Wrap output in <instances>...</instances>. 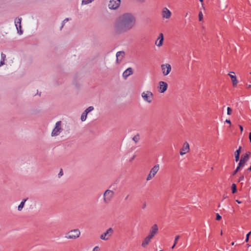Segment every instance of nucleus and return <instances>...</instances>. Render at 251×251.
I'll return each instance as SVG.
<instances>
[{
  "instance_id": "obj_1",
  "label": "nucleus",
  "mask_w": 251,
  "mask_h": 251,
  "mask_svg": "<svg viewBox=\"0 0 251 251\" xmlns=\"http://www.w3.org/2000/svg\"><path fill=\"white\" fill-rule=\"evenodd\" d=\"M137 24V19L134 14L125 12L120 15L113 25L115 34L120 35L134 28Z\"/></svg>"
},
{
  "instance_id": "obj_2",
  "label": "nucleus",
  "mask_w": 251,
  "mask_h": 251,
  "mask_svg": "<svg viewBox=\"0 0 251 251\" xmlns=\"http://www.w3.org/2000/svg\"><path fill=\"white\" fill-rule=\"evenodd\" d=\"M80 234V231L78 229H74L66 233L65 238L69 240H75L79 237Z\"/></svg>"
},
{
  "instance_id": "obj_3",
  "label": "nucleus",
  "mask_w": 251,
  "mask_h": 251,
  "mask_svg": "<svg viewBox=\"0 0 251 251\" xmlns=\"http://www.w3.org/2000/svg\"><path fill=\"white\" fill-rule=\"evenodd\" d=\"M141 96L143 100L148 103H151L154 99L153 94L149 90L142 92Z\"/></svg>"
},
{
  "instance_id": "obj_4",
  "label": "nucleus",
  "mask_w": 251,
  "mask_h": 251,
  "mask_svg": "<svg viewBox=\"0 0 251 251\" xmlns=\"http://www.w3.org/2000/svg\"><path fill=\"white\" fill-rule=\"evenodd\" d=\"M114 196V192L111 190H106L103 193V202L105 204L109 203L112 200Z\"/></svg>"
},
{
  "instance_id": "obj_5",
  "label": "nucleus",
  "mask_w": 251,
  "mask_h": 251,
  "mask_svg": "<svg viewBox=\"0 0 251 251\" xmlns=\"http://www.w3.org/2000/svg\"><path fill=\"white\" fill-rule=\"evenodd\" d=\"M160 168V166L159 164H156L154 165L150 170L147 178L146 180L147 181H150L151 180L155 175L157 174V173L158 172Z\"/></svg>"
},
{
  "instance_id": "obj_6",
  "label": "nucleus",
  "mask_w": 251,
  "mask_h": 251,
  "mask_svg": "<svg viewBox=\"0 0 251 251\" xmlns=\"http://www.w3.org/2000/svg\"><path fill=\"white\" fill-rule=\"evenodd\" d=\"M161 70L164 76L168 75L172 70V67L169 63L163 64L161 65Z\"/></svg>"
},
{
  "instance_id": "obj_7",
  "label": "nucleus",
  "mask_w": 251,
  "mask_h": 251,
  "mask_svg": "<svg viewBox=\"0 0 251 251\" xmlns=\"http://www.w3.org/2000/svg\"><path fill=\"white\" fill-rule=\"evenodd\" d=\"M114 231L112 228H109L104 233L101 234L100 238L101 240L107 241L110 239L113 234Z\"/></svg>"
},
{
  "instance_id": "obj_8",
  "label": "nucleus",
  "mask_w": 251,
  "mask_h": 251,
  "mask_svg": "<svg viewBox=\"0 0 251 251\" xmlns=\"http://www.w3.org/2000/svg\"><path fill=\"white\" fill-rule=\"evenodd\" d=\"M62 130L61 122L58 121L56 123L55 126L51 132V136H56L58 135Z\"/></svg>"
},
{
  "instance_id": "obj_9",
  "label": "nucleus",
  "mask_w": 251,
  "mask_h": 251,
  "mask_svg": "<svg viewBox=\"0 0 251 251\" xmlns=\"http://www.w3.org/2000/svg\"><path fill=\"white\" fill-rule=\"evenodd\" d=\"M121 2V0H110L108 3V7L110 9L116 10L119 7Z\"/></svg>"
},
{
  "instance_id": "obj_10",
  "label": "nucleus",
  "mask_w": 251,
  "mask_h": 251,
  "mask_svg": "<svg viewBox=\"0 0 251 251\" xmlns=\"http://www.w3.org/2000/svg\"><path fill=\"white\" fill-rule=\"evenodd\" d=\"M171 11L167 7H163L161 10V16L164 19H169L172 16Z\"/></svg>"
},
{
  "instance_id": "obj_11",
  "label": "nucleus",
  "mask_w": 251,
  "mask_h": 251,
  "mask_svg": "<svg viewBox=\"0 0 251 251\" xmlns=\"http://www.w3.org/2000/svg\"><path fill=\"white\" fill-rule=\"evenodd\" d=\"M168 85L164 81H160L158 83V91L160 93H164L168 89Z\"/></svg>"
},
{
  "instance_id": "obj_12",
  "label": "nucleus",
  "mask_w": 251,
  "mask_h": 251,
  "mask_svg": "<svg viewBox=\"0 0 251 251\" xmlns=\"http://www.w3.org/2000/svg\"><path fill=\"white\" fill-rule=\"evenodd\" d=\"M250 152H248L244 155H242L240 162L238 165L243 168L246 164L249 158Z\"/></svg>"
},
{
  "instance_id": "obj_13",
  "label": "nucleus",
  "mask_w": 251,
  "mask_h": 251,
  "mask_svg": "<svg viewBox=\"0 0 251 251\" xmlns=\"http://www.w3.org/2000/svg\"><path fill=\"white\" fill-rule=\"evenodd\" d=\"M158 230V226L156 224L153 225L151 228L149 232V234L148 235L150 236L151 238L157 233Z\"/></svg>"
},
{
  "instance_id": "obj_14",
  "label": "nucleus",
  "mask_w": 251,
  "mask_h": 251,
  "mask_svg": "<svg viewBox=\"0 0 251 251\" xmlns=\"http://www.w3.org/2000/svg\"><path fill=\"white\" fill-rule=\"evenodd\" d=\"M189 151V145L187 142H185L183 144L182 148L180 150L179 153L181 155H183L188 152Z\"/></svg>"
},
{
  "instance_id": "obj_15",
  "label": "nucleus",
  "mask_w": 251,
  "mask_h": 251,
  "mask_svg": "<svg viewBox=\"0 0 251 251\" xmlns=\"http://www.w3.org/2000/svg\"><path fill=\"white\" fill-rule=\"evenodd\" d=\"M163 42L164 35L163 33H160L155 42V45L158 47H160L163 45Z\"/></svg>"
},
{
  "instance_id": "obj_16",
  "label": "nucleus",
  "mask_w": 251,
  "mask_h": 251,
  "mask_svg": "<svg viewBox=\"0 0 251 251\" xmlns=\"http://www.w3.org/2000/svg\"><path fill=\"white\" fill-rule=\"evenodd\" d=\"M152 238L150 237V236H146L142 241L141 246L143 248H146L147 246L150 244L151 240Z\"/></svg>"
},
{
  "instance_id": "obj_17",
  "label": "nucleus",
  "mask_w": 251,
  "mask_h": 251,
  "mask_svg": "<svg viewBox=\"0 0 251 251\" xmlns=\"http://www.w3.org/2000/svg\"><path fill=\"white\" fill-rule=\"evenodd\" d=\"M228 75L230 76L231 78L233 86L235 87V86H236L238 82L237 79L236 75H234V73L231 72L230 74H228Z\"/></svg>"
},
{
  "instance_id": "obj_18",
  "label": "nucleus",
  "mask_w": 251,
  "mask_h": 251,
  "mask_svg": "<svg viewBox=\"0 0 251 251\" xmlns=\"http://www.w3.org/2000/svg\"><path fill=\"white\" fill-rule=\"evenodd\" d=\"M132 69L131 68H128L123 73V76L124 78L126 79L128 76L132 75Z\"/></svg>"
},
{
  "instance_id": "obj_19",
  "label": "nucleus",
  "mask_w": 251,
  "mask_h": 251,
  "mask_svg": "<svg viewBox=\"0 0 251 251\" xmlns=\"http://www.w3.org/2000/svg\"><path fill=\"white\" fill-rule=\"evenodd\" d=\"M124 51H120L117 52L116 53L117 62H118L119 61H121L124 58Z\"/></svg>"
},
{
  "instance_id": "obj_20",
  "label": "nucleus",
  "mask_w": 251,
  "mask_h": 251,
  "mask_svg": "<svg viewBox=\"0 0 251 251\" xmlns=\"http://www.w3.org/2000/svg\"><path fill=\"white\" fill-rule=\"evenodd\" d=\"M241 150V147H239V149L237 150H236V151L235 152V158L236 162L239 161Z\"/></svg>"
},
{
  "instance_id": "obj_21",
  "label": "nucleus",
  "mask_w": 251,
  "mask_h": 251,
  "mask_svg": "<svg viewBox=\"0 0 251 251\" xmlns=\"http://www.w3.org/2000/svg\"><path fill=\"white\" fill-rule=\"evenodd\" d=\"M15 25L17 27V29L18 32H19V28H20V29L21 28V18L16 19L15 20Z\"/></svg>"
},
{
  "instance_id": "obj_22",
  "label": "nucleus",
  "mask_w": 251,
  "mask_h": 251,
  "mask_svg": "<svg viewBox=\"0 0 251 251\" xmlns=\"http://www.w3.org/2000/svg\"><path fill=\"white\" fill-rule=\"evenodd\" d=\"M26 200H27V199L24 200L21 202V203L19 204V205L18 206V208L19 211H21L22 210V209L24 207L25 203L26 201Z\"/></svg>"
},
{
  "instance_id": "obj_23",
  "label": "nucleus",
  "mask_w": 251,
  "mask_h": 251,
  "mask_svg": "<svg viewBox=\"0 0 251 251\" xmlns=\"http://www.w3.org/2000/svg\"><path fill=\"white\" fill-rule=\"evenodd\" d=\"M87 114L84 112L81 116V120L82 121H84L87 118Z\"/></svg>"
},
{
  "instance_id": "obj_24",
  "label": "nucleus",
  "mask_w": 251,
  "mask_h": 251,
  "mask_svg": "<svg viewBox=\"0 0 251 251\" xmlns=\"http://www.w3.org/2000/svg\"><path fill=\"white\" fill-rule=\"evenodd\" d=\"M93 110H94V107L92 106H90L88 108H87L85 110L84 112L88 114L90 112L92 111Z\"/></svg>"
},
{
  "instance_id": "obj_25",
  "label": "nucleus",
  "mask_w": 251,
  "mask_h": 251,
  "mask_svg": "<svg viewBox=\"0 0 251 251\" xmlns=\"http://www.w3.org/2000/svg\"><path fill=\"white\" fill-rule=\"evenodd\" d=\"M139 136L138 135H136L133 137V140L135 142V143H137L139 141Z\"/></svg>"
},
{
  "instance_id": "obj_26",
  "label": "nucleus",
  "mask_w": 251,
  "mask_h": 251,
  "mask_svg": "<svg viewBox=\"0 0 251 251\" xmlns=\"http://www.w3.org/2000/svg\"><path fill=\"white\" fill-rule=\"evenodd\" d=\"M93 0H82V4H87L89 3L92 2Z\"/></svg>"
},
{
  "instance_id": "obj_27",
  "label": "nucleus",
  "mask_w": 251,
  "mask_h": 251,
  "mask_svg": "<svg viewBox=\"0 0 251 251\" xmlns=\"http://www.w3.org/2000/svg\"><path fill=\"white\" fill-rule=\"evenodd\" d=\"M241 168H242L238 165L235 170L233 172L232 175L234 176L235 175H236V173L239 171V170Z\"/></svg>"
},
{
  "instance_id": "obj_28",
  "label": "nucleus",
  "mask_w": 251,
  "mask_h": 251,
  "mask_svg": "<svg viewBox=\"0 0 251 251\" xmlns=\"http://www.w3.org/2000/svg\"><path fill=\"white\" fill-rule=\"evenodd\" d=\"M232 193H235L236 192V186L235 184H232L231 186Z\"/></svg>"
},
{
  "instance_id": "obj_29",
  "label": "nucleus",
  "mask_w": 251,
  "mask_h": 251,
  "mask_svg": "<svg viewBox=\"0 0 251 251\" xmlns=\"http://www.w3.org/2000/svg\"><path fill=\"white\" fill-rule=\"evenodd\" d=\"M199 21H201L203 20V14H202V12H200L199 14Z\"/></svg>"
},
{
  "instance_id": "obj_30",
  "label": "nucleus",
  "mask_w": 251,
  "mask_h": 251,
  "mask_svg": "<svg viewBox=\"0 0 251 251\" xmlns=\"http://www.w3.org/2000/svg\"><path fill=\"white\" fill-rule=\"evenodd\" d=\"M251 231L247 234L246 238L245 240L246 242H248L249 241V237H250V235H251Z\"/></svg>"
},
{
  "instance_id": "obj_31",
  "label": "nucleus",
  "mask_w": 251,
  "mask_h": 251,
  "mask_svg": "<svg viewBox=\"0 0 251 251\" xmlns=\"http://www.w3.org/2000/svg\"><path fill=\"white\" fill-rule=\"evenodd\" d=\"M231 113H232V109L228 107L227 108V114L229 115H231Z\"/></svg>"
},
{
  "instance_id": "obj_32",
  "label": "nucleus",
  "mask_w": 251,
  "mask_h": 251,
  "mask_svg": "<svg viewBox=\"0 0 251 251\" xmlns=\"http://www.w3.org/2000/svg\"><path fill=\"white\" fill-rule=\"evenodd\" d=\"M221 218H222V217H221V216L219 215V214L217 213V214H216V220H217V221H219V220H220L221 219Z\"/></svg>"
},
{
  "instance_id": "obj_33",
  "label": "nucleus",
  "mask_w": 251,
  "mask_h": 251,
  "mask_svg": "<svg viewBox=\"0 0 251 251\" xmlns=\"http://www.w3.org/2000/svg\"><path fill=\"white\" fill-rule=\"evenodd\" d=\"M63 175V170L62 169H61L59 174H58V176L59 177H61V176H62Z\"/></svg>"
},
{
  "instance_id": "obj_34",
  "label": "nucleus",
  "mask_w": 251,
  "mask_h": 251,
  "mask_svg": "<svg viewBox=\"0 0 251 251\" xmlns=\"http://www.w3.org/2000/svg\"><path fill=\"white\" fill-rule=\"evenodd\" d=\"M179 238V235H177L175 237V244H176L177 242V241L178 240V239Z\"/></svg>"
},
{
  "instance_id": "obj_35",
  "label": "nucleus",
  "mask_w": 251,
  "mask_h": 251,
  "mask_svg": "<svg viewBox=\"0 0 251 251\" xmlns=\"http://www.w3.org/2000/svg\"><path fill=\"white\" fill-rule=\"evenodd\" d=\"M1 57L2 60H5L6 55L4 54H3V53H2L1 54Z\"/></svg>"
},
{
  "instance_id": "obj_36",
  "label": "nucleus",
  "mask_w": 251,
  "mask_h": 251,
  "mask_svg": "<svg viewBox=\"0 0 251 251\" xmlns=\"http://www.w3.org/2000/svg\"><path fill=\"white\" fill-rule=\"evenodd\" d=\"M100 251V248L98 246L95 247L93 250V251Z\"/></svg>"
},
{
  "instance_id": "obj_37",
  "label": "nucleus",
  "mask_w": 251,
  "mask_h": 251,
  "mask_svg": "<svg viewBox=\"0 0 251 251\" xmlns=\"http://www.w3.org/2000/svg\"><path fill=\"white\" fill-rule=\"evenodd\" d=\"M244 179V176H241L239 179L238 182H240Z\"/></svg>"
},
{
  "instance_id": "obj_38",
  "label": "nucleus",
  "mask_w": 251,
  "mask_h": 251,
  "mask_svg": "<svg viewBox=\"0 0 251 251\" xmlns=\"http://www.w3.org/2000/svg\"><path fill=\"white\" fill-rule=\"evenodd\" d=\"M4 61H5V60L1 59V60L0 62V66H1L2 65H3L4 64Z\"/></svg>"
},
{
  "instance_id": "obj_39",
  "label": "nucleus",
  "mask_w": 251,
  "mask_h": 251,
  "mask_svg": "<svg viewBox=\"0 0 251 251\" xmlns=\"http://www.w3.org/2000/svg\"><path fill=\"white\" fill-rule=\"evenodd\" d=\"M239 128L240 129L241 132H242V131L243 130V126H242L239 125Z\"/></svg>"
},
{
  "instance_id": "obj_40",
  "label": "nucleus",
  "mask_w": 251,
  "mask_h": 251,
  "mask_svg": "<svg viewBox=\"0 0 251 251\" xmlns=\"http://www.w3.org/2000/svg\"><path fill=\"white\" fill-rule=\"evenodd\" d=\"M226 122L228 123V124H231V122H230V121L229 120H226Z\"/></svg>"
},
{
  "instance_id": "obj_41",
  "label": "nucleus",
  "mask_w": 251,
  "mask_h": 251,
  "mask_svg": "<svg viewBox=\"0 0 251 251\" xmlns=\"http://www.w3.org/2000/svg\"><path fill=\"white\" fill-rule=\"evenodd\" d=\"M135 155H134L131 158V159L130 160V162H131L133 160H134V159L135 158Z\"/></svg>"
},
{
  "instance_id": "obj_42",
  "label": "nucleus",
  "mask_w": 251,
  "mask_h": 251,
  "mask_svg": "<svg viewBox=\"0 0 251 251\" xmlns=\"http://www.w3.org/2000/svg\"><path fill=\"white\" fill-rule=\"evenodd\" d=\"M249 139H250V142L251 143V132H250L249 134Z\"/></svg>"
},
{
  "instance_id": "obj_43",
  "label": "nucleus",
  "mask_w": 251,
  "mask_h": 251,
  "mask_svg": "<svg viewBox=\"0 0 251 251\" xmlns=\"http://www.w3.org/2000/svg\"><path fill=\"white\" fill-rule=\"evenodd\" d=\"M176 244L174 243V245L172 246V249H174L175 247L176 246Z\"/></svg>"
},
{
  "instance_id": "obj_44",
  "label": "nucleus",
  "mask_w": 251,
  "mask_h": 251,
  "mask_svg": "<svg viewBox=\"0 0 251 251\" xmlns=\"http://www.w3.org/2000/svg\"><path fill=\"white\" fill-rule=\"evenodd\" d=\"M251 88V85L249 84L248 85V88Z\"/></svg>"
},
{
  "instance_id": "obj_45",
  "label": "nucleus",
  "mask_w": 251,
  "mask_h": 251,
  "mask_svg": "<svg viewBox=\"0 0 251 251\" xmlns=\"http://www.w3.org/2000/svg\"><path fill=\"white\" fill-rule=\"evenodd\" d=\"M236 201L238 202V203H240L241 202L239 200H236Z\"/></svg>"
},
{
  "instance_id": "obj_46",
  "label": "nucleus",
  "mask_w": 251,
  "mask_h": 251,
  "mask_svg": "<svg viewBox=\"0 0 251 251\" xmlns=\"http://www.w3.org/2000/svg\"><path fill=\"white\" fill-rule=\"evenodd\" d=\"M248 171H251V166H250V167L248 169Z\"/></svg>"
},
{
  "instance_id": "obj_47",
  "label": "nucleus",
  "mask_w": 251,
  "mask_h": 251,
  "mask_svg": "<svg viewBox=\"0 0 251 251\" xmlns=\"http://www.w3.org/2000/svg\"><path fill=\"white\" fill-rule=\"evenodd\" d=\"M68 21V19L67 18L64 20V22H65V21Z\"/></svg>"
},
{
  "instance_id": "obj_48",
  "label": "nucleus",
  "mask_w": 251,
  "mask_h": 251,
  "mask_svg": "<svg viewBox=\"0 0 251 251\" xmlns=\"http://www.w3.org/2000/svg\"><path fill=\"white\" fill-rule=\"evenodd\" d=\"M234 245V242H232V243H231V245H232V246H233Z\"/></svg>"
},
{
  "instance_id": "obj_49",
  "label": "nucleus",
  "mask_w": 251,
  "mask_h": 251,
  "mask_svg": "<svg viewBox=\"0 0 251 251\" xmlns=\"http://www.w3.org/2000/svg\"><path fill=\"white\" fill-rule=\"evenodd\" d=\"M200 1L201 2H202H202H203V0H200Z\"/></svg>"
},
{
  "instance_id": "obj_50",
  "label": "nucleus",
  "mask_w": 251,
  "mask_h": 251,
  "mask_svg": "<svg viewBox=\"0 0 251 251\" xmlns=\"http://www.w3.org/2000/svg\"><path fill=\"white\" fill-rule=\"evenodd\" d=\"M247 246H248V247H250V245L249 244H247Z\"/></svg>"
},
{
  "instance_id": "obj_51",
  "label": "nucleus",
  "mask_w": 251,
  "mask_h": 251,
  "mask_svg": "<svg viewBox=\"0 0 251 251\" xmlns=\"http://www.w3.org/2000/svg\"><path fill=\"white\" fill-rule=\"evenodd\" d=\"M141 1L144 2L145 0H140Z\"/></svg>"
},
{
  "instance_id": "obj_52",
  "label": "nucleus",
  "mask_w": 251,
  "mask_h": 251,
  "mask_svg": "<svg viewBox=\"0 0 251 251\" xmlns=\"http://www.w3.org/2000/svg\"><path fill=\"white\" fill-rule=\"evenodd\" d=\"M222 234H223V232H222V231H221V235H222Z\"/></svg>"
},
{
  "instance_id": "obj_53",
  "label": "nucleus",
  "mask_w": 251,
  "mask_h": 251,
  "mask_svg": "<svg viewBox=\"0 0 251 251\" xmlns=\"http://www.w3.org/2000/svg\"><path fill=\"white\" fill-rule=\"evenodd\" d=\"M20 34H21L22 33V32L21 30H20Z\"/></svg>"
},
{
  "instance_id": "obj_54",
  "label": "nucleus",
  "mask_w": 251,
  "mask_h": 251,
  "mask_svg": "<svg viewBox=\"0 0 251 251\" xmlns=\"http://www.w3.org/2000/svg\"><path fill=\"white\" fill-rule=\"evenodd\" d=\"M202 6L203 7H203V3H202Z\"/></svg>"
},
{
  "instance_id": "obj_55",
  "label": "nucleus",
  "mask_w": 251,
  "mask_h": 251,
  "mask_svg": "<svg viewBox=\"0 0 251 251\" xmlns=\"http://www.w3.org/2000/svg\"><path fill=\"white\" fill-rule=\"evenodd\" d=\"M128 196H126V199H127V198H128Z\"/></svg>"
},
{
  "instance_id": "obj_56",
  "label": "nucleus",
  "mask_w": 251,
  "mask_h": 251,
  "mask_svg": "<svg viewBox=\"0 0 251 251\" xmlns=\"http://www.w3.org/2000/svg\"><path fill=\"white\" fill-rule=\"evenodd\" d=\"M120 251V250H118V251Z\"/></svg>"
},
{
  "instance_id": "obj_57",
  "label": "nucleus",
  "mask_w": 251,
  "mask_h": 251,
  "mask_svg": "<svg viewBox=\"0 0 251 251\" xmlns=\"http://www.w3.org/2000/svg\"><path fill=\"white\" fill-rule=\"evenodd\" d=\"M162 251V250H160V251Z\"/></svg>"
}]
</instances>
